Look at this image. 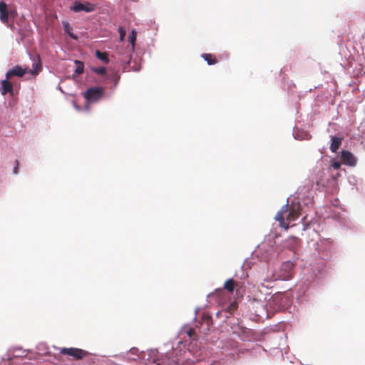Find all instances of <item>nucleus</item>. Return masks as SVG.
Segmentation results:
<instances>
[{"label": "nucleus", "instance_id": "nucleus-3", "mask_svg": "<svg viewBox=\"0 0 365 365\" xmlns=\"http://www.w3.org/2000/svg\"><path fill=\"white\" fill-rule=\"evenodd\" d=\"M60 353L63 355L70 356L77 360L83 359L88 354L85 350L73 347L61 348L60 349Z\"/></svg>", "mask_w": 365, "mask_h": 365}, {"label": "nucleus", "instance_id": "nucleus-21", "mask_svg": "<svg viewBox=\"0 0 365 365\" xmlns=\"http://www.w3.org/2000/svg\"><path fill=\"white\" fill-rule=\"evenodd\" d=\"M118 31L120 34V40L123 41L125 36V31L122 27H120Z\"/></svg>", "mask_w": 365, "mask_h": 365}, {"label": "nucleus", "instance_id": "nucleus-1", "mask_svg": "<svg viewBox=\"0 0 365 365\" xmlns=\"http://www.w3.org/2000/svg\"><path fill=\"white\" fill-rule=\"evenodd\" d=\"M299 210V204L292 205L289 207L286 205L277 213L275 219L279 222L280 227L287 230L289 228V223L296 220L301 215Z\"/></svg>", "mask_w": 365, "mask_h": 365}, {"label": "nucleus", "instance_id": "nucleus-10", "mask_svg": "<svg viewBox=\"0 0 365 365\" xmlns=\"http://www.w3.org/2000/svg\"><path fill=\"white\" fill-rule=\"evenodd\" d=\"M343 138L333 136L331 138V143L330 145V150L333 153H336L341 145Z\"/></svg>", "mask_w": 365, "mask_h": 365}, {"label": "nucleus", "instance_id": "nucleus-19", "mask_svg": "<svg viewBox=\"0 0 365 365\" xmlns=\"http://www.w3.org/2000/svg\"><path fill=\"white\" fill-rule=\"evenodd\" d=\"M0 19L3 23H6L8 21V10L0 13Z\"/></svg>", "mask_w": 365, "mask_h": 365}, {"label": "nucleus", "instance_id": "nucleus-24", "mask_svg": "<svg viewBox=\"0 0 365 365\" xmlns=\"http://www.w3.org/2000/svg\"><path fill=\"white\" fill-rule=\"evenodd\" d=\"M19 160H16V166L14 168V173L17 174L18 173V169H19Z\"/></svg>", "mask_w": 365, "mask_h": 365}, {"label": "nucleus", "instance_id": "nucleus-18", "mask_svg": "<svg viewBox=\"0 0 365 365\" xmlns=\"http://www.w3.org/2000/svg\"><path fill=\"white\" fill-rule=\"evenodd\" d=\"M91 70L97 74L103 76L106 73V68L105 67L92 68Z\"/></svg>", "mask_w": 365, "mask_h": 365}, {"label": "nucleus", "instance_id": "nucleus-15", "mask_svg": "<svg viewBox=\"0 0 365 365\" xmlns=\"http://www.w3.org/2000/svg\"><path fill=\"white\" fill-rule=\"evenodd\" d=\"M136 35H137V33L135 30H133L131 34H130L128 38H129V41L130 42V51H131L132 52L134 51V47H135V40H136Z\"/></svg>", "mask_w": 365, "mask_h": 365}, {"label": "nucleus", "instance_id": "nucleus-31", "mask_svg": "<svg viewBox=\"0 0 365 365\" xmlns=\"http://www.w3.org/2000/svg\"><path fill=\"white\" fill-rule=\"evenodd\" d=\"M124 70L126 71H129V70H127V67H125Z\"/></svg>", "mask_w": 365, "mask_h": 365}, {"label": "nucleus", "instance_id": "nucleus-29", "mask_svg": "<svg viewBox=\"0 0 365 365\" xmlns=\"http://www.w3.org/2000/svg\"><path fill=\"white\" fill-rule=\"evenodd\" d=\"M140 69V66H137L133 68V71H138Z\"/></svg>", "mask_w": 365, "mask_h": 365}, {"label": "nucleus", "instance_id": "nucleus-23", "mask_svg": "<svg viewBox=\"0 0 365 365\" xmlns=\"http://www.w3.org/2000/svg\"><path fill=\"white\" fill-rule=\"evenodd\" d=\"M186 332L190 338H192L195 335V331L192 328L189 329V330H187Z\"/></svg>", "mask_w": 365, "mask_h": 365}, {"label": "nucleus", "instance_id": "nucleus-26", "mask_svg": "<svg viewBox=\"0 0 365 365\" xmlns=\"http://www.w3.org/2000/svg\"><path fill=\"white\" fill-rule=\"evenodd\" d=\"M223 292H224L223 289H217V290H216V294L220 295V294H221Z\"/></svg>", "mask_w": 365, "mask_h": 365}, {"label": "nucleus", "instance_id": "nucleus-2", "mask_svg": "<svg viewBox=\"0 0 365 365\" xmlns=\"http://www.w3.org/2000/svg\"><path fill=\"white\" fill-rule=\"evenodd\" d=\"M103 95V89L101 87L90 88L83 93V96L88 102H97Z\"/></svg>", "mask_w": 365, "mask_h": 365}, {"label": "nucleus", "instance_id": "nucleus-9", "mask_svg": "<svg viewBox=\"0 0 365 365\" xmlns=\"http://www.w3.org/2000/svg\"><path fill=\"white\" fill-rule=\"evenodd\" d=\"M341 159L346 164L349 165H353L355 163V159L353 154L346 150H343L341 152Z\"/></svg>", "mask_w": 365, "mask_h": 365}, {"label": "nucleus", "instance_id": "nucleus-14", "mask_svg": "<svg viewBox=\"0 0 365 365\" xmlns=\"http://www.w3.org/2000/svg\"><path fill=\"white\" fill-rule=\"evenodd\" d=\"M75 64L76 65V68L74 71L75 74H76L78 76L82 74L84 71L83 63L81 61L76 60Z\"/></svg>", "mask_w": 365, "mask_h": 365}, {"label": "nucleus", "instance_id": "nucleus-6", "mask_svg": "<svg viewBox=\"0 0 365 365\" xmlns=\"http://www.w3.org/2000/svg\"><path fill=\"white\" fill-rule=\"evenodd\" d=\"M32 67V69L27 70V73H29L33 76H36L41 71L42 63L41 58L38 55L34 58V63Z\"/></svg>", "mask_w": 365, "mask_h": 365}, {"label": "nucleus", "instance_id": "nucleus-17", "mask_svg": "<svg viewBox=\"0 0 365 365\" xmlns=\"http://www.w3.org/2000/svg\"><path fill=\"white\" fill-rule=\"evenodd\" d=\"M281 297L282 296L280 294L272 296L268 302L269 306L271 307L272 303H279L281 300Z\"/></svg>", "mask_w": 365, "mask_h": 365}, {"label": "nucleus", "instance_id": "nucleus-22", "mask_svg": "<svg viewBox=\"0 0 365 365\" xmlns=\"http://www.w3.org/2000/svg\"><path fill=\"white\" fill-rule=\"evenodd\" d=\"M7 9V5L4 1L0 2V13L6 11Z\"/></svg>", "mask_w": 365, "mask_h": 365}, {"label": "nucleus", "instance_id": "nucleus-28", "mask_svg": "<svg viewBox=\"0 0 365 365\" xmlns=\"http://www.w3.org/2000/svg\"><path fill=\"white\" fill-rule=\"evenodd\" d=\"M119 78H120V76H116V78H115V86H116V85H117V83H118V82Z\"/></svg>", "mask_w": 365, "mask_h": 365}, {"label": "nucleus", "instance_id": "nucleus-5", "mask_svg": "<svg viewBox=\"0 0 365 365\" xmlns=\"http://www.w3.org/2000/svg\"><path fill=\"white\" fill-rule=\"evenodd\" d=\"M165 356L163 359H162L161 362L160 361V359H154L152 362H150L149 365H163L164 364H167L168 365H180V360L175 357H170L168 356Z\"/></svg>", "mask_w": 365, "mask_h": 365}, {"label": "nucleus", "instance_id": "nucleus-13", "mask_svg": "<svg viewBox=\"0 0 365 365\" xmlns=\"http://www.w3.org/2000/svg\"><path fill=\"white\" fill-rule=\"evenodd\" d=\"M96 56L105 63H109L108 56L106 52H101L99 50H97L96 51Z\"/></svg>", "mask_w": 365, "mask_h": 365}, {"label": "nucleus", "instance_id": "nucleus-4", "mask_svg": "<svg viewBox=\"0 0 365 365\" xmlns=\"http://www.w3.org/2000/svg\"><path fill=\"white\" fill-rule=\"evenodd\" d=\"M71 10L74 12H92L94 11L96 9L95 4L90 3L88 1H86L84 3H81L80 1H75L73 4L71 6Z\"/></svg>", "mask_w": 365, "mask_h": 365}, {"label": "nucleus", "instance_id": "nucleus-11", "mask_svg": "<svg viewBox=\"0 0 365 365\" xmlns=\"http://www.w3.org/2000/svg\"><path fill=\"white\" fill-rule=\"evenodd\" d=\"M238 282L235 281L233 279H227L224 284V289L230 293H232L234 289L238 287Z\"/></svg>", "mask_w": 365, "mask_h": 365}, {"label": "nucleus", "instance_id": "nucleus-12", "mask_svg": "<svg viewBox=\"0 0 365 365\" xmlns=\"http://www.w3.org/2000/svg\"><path fill=\"white\" fill-rule=\"evenodd\" d=\"M202 58L208 65H214L217 63V60L211 53H203Z\"/></svg>", "mask_w": 365, "mask_h": 365}, {"label": "nucleus", "instance_id": "nucleus-27", "mask_svg": "<svg viewBox=\"0 0 365 365\" xmlns=\"http://www.w3.org/2000/svg\"><path fill=\"white\" fill-rule=\"evenodd\" d=\"M68 33L69 36H70L71 38H73V39H76V38H77V37H76V36H74L73 34H71V33H70V32H68Z\"/></svg>", "mask_w": 365, "mask_h": 365}, {"label": "nucleus", "instance_id": "nucleus-25", "mask_svg": "<svg viewBox=\"0 0 365 365\" xmlns=\"http://www.w3.org/2000/svg\"><path fill=\"white\" fill-rule=\"evenodd\" d=\"M340 166H341L340 163H337V162H335V163H334L332 164V167H333L334 169H336V170L339 169Z\"/></svg>", "mask_w": 365, "mask_h": 365}, {"label": "nucleus", "instance_id": "nucleus-8", "mask_svg": "<svg viewBox=\"0 0 365 365\" xmlns=\"http://www.w3.org/2000/svg\"><path fill=\"white\" fill-rule=\"evenodd\" d=\"M1 94L6 95L7 93H10L13 95V85L9 81V78L1 81Z\"/></svg>", "mask_w": 365, "mask_h": 365}, {"label": "nucleus", "instance_id": "nucleus-30", "mask_svg": "<svg viewBox=\"0 0 365 365\" xmlns=\"http://www.w3.org/2000/svg\"><path fill=\"white\" fill-rule=\"evenodd\" d=\"M68 28H69V25H68V24L67 23V24L65 25V29H66V31H68Z\"/></svg>", "mask_w": 365, "mask_h": 365}, {"label": "nucleus", "instance_id": "nucleus-16", "mask_svg": "<svg viewBox=\"0 0 365 365\" xmlns=\"http://www.w3.org/2000/svg\"><path fill=\"white\" fill-rule=\"evenodd\" d=\"M282 268L287 271V274L285 276V277H289L291 275L290 271L293 268V264L289 262H286L282 264Z\"/></svg>", "mask_w": 365, "mask_h": 365}, {"label": "nucleus", "instance_id": "nucleus-20", "mask_svg": "<svg viewBox=\"0 0 365 365\" xmlns=\"http://www.w3.org/2000/svg\"><path fill=\"white\" fill-rule=\"evenodd\" d=\"M237 304L236 302H232L230 304V306L227 307V309L230 312H232L237 309Z\"/></svg>", "mask_w": 365, "mask_h": 365}, {"label": "nucleus", "instance_id": "nucleus-7", "mask_svg": "<svg viewBox=\"0 0 365 365\" xmlns=\"http://www.w3.org/2000/svg\"><path fill=\"white\" fill-rule=\"evenodd\" d=\"M26 73V68L24 69L20 66H16L6 73V77L7 78H10L12 76L22 77Z\"/></svg>", "mask_w": 365, "mask_h": 365}]
</instances>
